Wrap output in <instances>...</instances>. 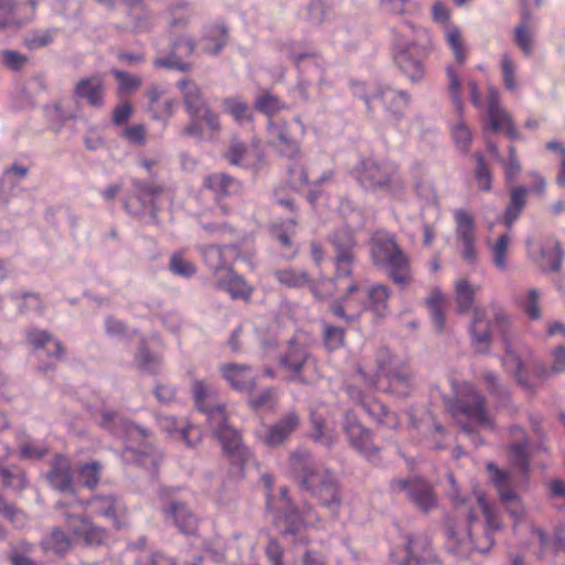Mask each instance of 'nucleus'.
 <instances>
[{
    "instance_id": "obj_1",
    "label": "nucleus",
    "mask_w": 565,
    "mask_h": 565,
    "mask_svg": "<svg viewBox=\"0 0 565 565\" xmlns=\"http://www.w3.org/2000/svg\"><path fill=\"white\" fill-rule=\"evenodd\" d=\"M335 252L337 275L339 279V289L345 291L342 305L331 307L334 316L352 320L360 312L370 308L376 316L385 317L388 311L387 301L391 292L385 285H374L365 288L362 282L351 277L352 264L354 262L353 249L355 247V238L350 231H343L333 238Z\"/></svg>"
},
{
    "instance_id": "obj_2",
    "label": "nucleus",
    "mask_w": 565,
    "mask_h": 565,
    "mask_svg": "<svg viewBox=\"0 0 565 565\" xmlns=\"http://www.w3.org/2000/svg\"><path fill=\"white\" fill-rule=\"evenodd\" d=\"M56 508L65 520L67 530L77 539L83 540L88 545H100L107 540V531L95 525L87 516V509L95 515L104 516L120 529L122 526L120 518L125 512V507L114 495H95L87 501L63 502L60 501Z\"/></svg>"
},
{
    "instance_id": "obj_3",
    "label": "nucleus",
    "mask_w": 565,
    "mask_h": 565,
    "mask_svg": "<svg viewBox=\"0 0 565 565\" xmlns=\"http://www.w3.org/2000/svg\"><path fill=\"white\" fill-rule=\"evenodd\" d=\"M452 502L467 515L468 523L466 537H458L455 531H449L454 550L460 555L469 554L472 551L489 552L494 543L493 534L501 530V522L484 495L477 493L469 499L456 495L452 498Z\"/></svg>"
},
{
    "instance_id": "obj_4",
    "label": "nucleus",
    "mask_w": 565,
    "mask_h": 565,
    "mask_svg": "<svg viewBox=\"0 0 565 565\" xmlns=\"http://www.w3.org/2000/svg\"><path fill=\"white\" fill-rule=\"evenodd\" d=\"M194 402L198 409L205 414L212 435L220 441L231 462L243 466L250 457L249 449L243 444L241 433L230 424L225 405L216 402V392L203 381L192 382Z\"/></svg>"
},
{
    "instance_id": "obj_5",
    "label": "nucleus",
    "mask_w": 565,
    "mask_h": 565,
    "mask_svg": "<svg viewBox=\"0 0 565 565\" xmlns=\"http://www.w3.org/2000/svg\"><path fill=\"white\" fill-rule=\"evenodd\" d=\"M290 465L300 487L309 491L322 508L337 515L342 505V494L335 475L306 451L295 452Z\"/></svg>"
},
{
    "instance_id": "obj_6",
    "label": "nucleus",
    "mask_w": 565,
    "mask_h": 565,
    "mask_svg": "<svg viewBox=\"0 0 565 565\" xmlns=\"http://www.w3.org/2000/svg\"><path fill=\"white\" fill-rule=\"evenodd\" d=\"M99 425L126 441L122 451L125 462L138 463L148 470H153L158 466L161 455L150 443L149 430L111 411L102 413Z\"/></svg>"
},
{
    "instance_id": "obj_7",
    "label": "nucleus",
    "mask_w": 565,
    "mask_h": 565,
    "mask_svg": "<svg viewBox=\"0 0 565 565\" xmlns=\"http://www.w3.org/2000/svg\"><path fill=\"white\" fill-rule=\"evenodd\" d=\"M487 470L490 473L491 481L498 491L501 502L514 519V531L524 526L531 534L535 535L540 544L541 556L548 552L557 553L562 548L563 539L556 536L554 540H550L541 527H537L532 521L524 519V507L519 495L511 488V475L500 470L492 462L487 465Z\"/></svg>"
},
{
    "instance_id": "obj_8",
    "label": "nucleus",
    "mask_w": 565,
    "mask_h": 565,
    "mask_svg": "<svg viewBox=\"0 0 565 565\" xmlns=\"http://www.w3.org/2000/svg\"><path fill=\"white\" fill-rule=\"evenodd\" d=\"M370 256L373 265L386 270L396 285L405 287L412 282L409 258L398 246L393 234L376 231L370 242Z\"/></svg>"
},
{
    "instance_id": "obj_9",
    "label": "nucleus",
    "mask_w": 565,
    "mask_h": 565,
    "mask_svg": "<svg viewBox=\"0 0 565 565\" xmlns=\"http://www.w3.org/2000/svg\"><path fill=\"white\" fill-rule=\"evenodd\" d=\"M479 286L472 285L467 279H458L455 282V300L459 313H467L472 310V320L469 328L471 345L476 353L488 354L492 345V323L486 311L475 307V298Z\"/></svg>"
},
{
    "instance_id": "obj_10",
    "label": "nucleus",
    "mask_w": 565,
    "mask_h": 565,
    "mask_svg": "<svg viewBox=\"0 0 565 565\" xmlns=\"http://www.w3.org/2000/svg\"><path fill=\"white\" fill-rule=\"evenodd\" d=\"M186 113L192 121L184 128L183 134L191 137L204 136L202 124L211 131V138L221 129L220 117L206 104L199 85L188 78L178 82Z\"/></svg>"
},
{
    "instance_id": "obj_11",
    "label": "nucleus",
    "mask_w": 565,
    "mask_h": 565,
    "mask_svg": "<svg viewBox=\"0 0 565 565\" xmlns=\"http://www.w3.org/2000/svg\"><path fill=\"white\" fill-rule=\"evenodd\" d=\"M267 508L276 513L279 519L280 513L285 522V529L281 534L291 536L297 544H308L309 537L305 533L307 527H316L320 523V518L312 507H303L300 511L294 505L288 497V489L280 488L279 504H276L269 497L267 498Z\"/></svg>"
},
{
    "instance_id": "obj_12",
    "label": "nucleus",
    "mask_w": 565,
    "mask_h": 565,
    "mask_svg": "<svg viewBox=\"0 0 565 565\" xmlns=\"http://www.w3.org/2000/svg\"><path fill=\"white\" fill-rule=\"evenodd\" d=\"M376 361V374L365 379L367 385L377 390H387L398 396H407L411 391L407 365L387 349L377 352Z\"/></svg>"
},
{
    "instance_id": "obj_13",
    "label": "nucleus",
    "mask_w": 565,
    "mask_h": 565,
    "mask_svg": "<svg viewBox=\"0 0 565 565\" xmlns=\"http://www.w3.org/2000/svg\"><path fill=\"white\" fill-rule=\"evenodd\" d=\"M358 182L367 190H381L393 194L399 193L405 184L398 167L392 161L363 160L356 170Z\"/></svg>"
},
{
    "instance_id": "obj_14",
    "label": "nucleus",
    "mask_w": 565,
    "mask_h": 565,
    "mask_svg": "<svg viewBox=\"0 0 565 565\" xmlns=\"http://www.w3.org/2000/svg\"><path fill=\"white\" fill-rule=\"evenodd\" d=\"M445 39L454 53L456 63L458 64V67L455 65H447L446 67V75L448 81L447 89L458 114L461 115L463 105L461 99L462 83L459 67L466 63L468 51L458 26L447 25L445 29Z\"/></svg>"
},
{
    "instance_id": "obj_15",
    "label": "nucleus",
    "mask_w": 565,
    "mask_h": 565,
    "mask_svg": "<svg viewBox=\"0 0 565 565\" xmlns=\"http://www.w3.org/2000/svg\"><path fill=\"white\" fill-rule=\"evenodd\" d=\"M452 416L472 420L480 427L492 428V419L486 409L484 397L472 384L463 383L457 391L456 401L450 405Z\"/></svg>"
},
{
    "instance_id": "obj_16",
    "label": "nucleus",
    "mask_w": 565,
    "mask_h": 565,
    "mask_svg": "<svg viewBox=\"0 0 565 565\" xmlns=\"http://www.w3.org/2000/svg\"><path fill=\"white\" fill-rule=\"evenodd\" d=\"M166 193V188L161 184H152L141 180H132V194L127 196L124 207L127 213L137 217L157 218V200L159 201Z\"/></svg>"
},
{
    "instance_id": "obj_17",
    "label": "nucleus",
    "mask_w": 565,
    "mask_h": 565,
    "mask_svg": "<svg viewBox=\"0 0 565 565\" xmlns=\"http://www.w3.org/2000/svg\"><path fill=\"white\" fill-rule=\"evenodd\" d=\"M429 50L425 44L408 43L399 49L394 56L398 70L412 82L419 83L426 75L425 60Z\"/></svg>"
},
{
    "instance_id": "obj_18",
    "label": "nucleus",
    "mask_w": 565,
    "mask_h": 565,
    "mask_svg": "<svg viewBox=\"0 0 565 565\" xmlns=\"http://www.w3.org/2000/svg\"><path fill=\"white\" fill-rule=\"evenodd\" d=\"M390 487L395 493H405L409 501L424 512L435 509L438 504L433 487L420 478L394 479Z\"/></svg>"
},
{
    "instance_id": "obj_19",
    "label": "nucleus",
    "mask_w": 565,
    "mask_h": 565,
    "mask_svg": "<svg viewBox=\"0 0 565 565\" xmlns=\"http://www.w3.org/2000/svg\"><path fill=\"white\" fill-rule=\"evenodd\" d=\"M393 565H426L434 558L430 543L424 536L408 535L403 546L391 552Z\"/></svg>"
},
{
    "instance_id": "obj_20",
    "label": "nucleus",
    "mask_w": 565,
    "mask_h": 565,
    "mask_svg": "<svg viewBox=\"0 0 565 565\" xmlns=\"http://www.w3.org/2000/svg\"><path fill=\"white\" fill-rule=\"evenodd\" d=\"M492 319H493V328H495L502 335V341L504 344V355L502 358V364L504 369L512 373L519 383L522 385H525V381L523 380V362L521 358L518 355V353L512 348L510 338H509V331L511 321L509 316L505 313V311L499 307L492 308Z\"/></svg>"
},
{
    "instance_id": "obj_21",
    "label": "nucleus",
    "mask_w": 565,
    "mask_h": 565,
    "mask_svg": "<svg viewBox=\"0 0 565 565\" xmlns=\"http://www.w3.org/2000/svg\"><path fill=\"white\" fill-rule=\"evenodd\" d=\"M455 236L461 245V257L467 264H475L477 260L476 250V221L475 217L463 209L454 211Z\"/></svg>"
},
{
    "instance_id": "obj_22",
    "label": "nucleus",
    "mask_w": 565,
    "mask_h": 565,
    "mask_svg": "<svg viewBox=\"0 0 565 565\" xmlns=\"http://www.w3.org/2000/svg\"><path fill=\"white\" fill-rule=\"evenodd\" d=\"M299 426V414L289 412L281 416L274 425H264L257 429L256 437L268 447H278L289 439Z\"/></svg>"
},
{
    "instance_id": "obj_23",
    "label": "nucleus",
    "mask_w": 565,
    "mask_h": 565,
    "mask_svg": "<svg viewBox=\"0 0 565 565\" xmlns=\"http://www.w3.org/2000/svg\"><path fill=\"white\" fill-rule=\"evenodd\" d=\"M279 367L288 374L287 380L307 382V371L315 367V360L303 347L290 343L279 359Z\"/></svg>"
},
{
    "instance_id": "obj_24",
    "label": "nucleus",
    "mask_w": 565,
    "mask_h": 565,
    "mask_svg": "<svg viewBox=\"0 0 565 565\" xmlns=\"http://www.w3.org/2000/svg\"><path fill=\"white\" fill-rule=\"evenodd\" d=\"M527 250L533 260L543 271L558 273L562 268L563 252L555 238H546L541 244L526 242Z\"/></svg>"
},
{
    "instance_id": "obj_25",
    "label": "nucleus",
    "mask_w": 565,
    "mask_h": 565,
    "mask_svg": "<svg viewBox=\"0 0 565 565\" xmlns=\"http://www.w3.org/2000/svg\"><path fill=\"white\" fill-rule=\"evenodd\" d=\"M343 429L351 447L365 456L367 460H376L379 448L373 445L370 431L350 412L344 416Z\"/></svg>"
},
{
    "instance_id": "obj_26",
    "label": "nucleus",
    "mask_w": 565,
    "mask_h": 565,
    "mask_svg": "<svg viewBox=\"0 0 565 565\" xmlns=\"http://www.w3.org/2000/svg\"><path fill=\"white\" fill-rule=\"evenodd\" d=\"M488 120L494 132H505L511 139L518 138V130L511 115L501 107L499 92L494 87L488 89Z\"/></svg>"
},
{
    "instance_id": "obj_27",
    "label": "nucleus",
    "mask_w": 565,
    "mask_h": 565,
    "mask_svg": "<svg viewBox=\"0 0 565 565\" xmlns=\"http://www.w3.org/2000/svg\"><path fill=\"white\" fill-rule=\"evenodd\" d=\"M222 379L235 391L252 393L257 383V374L247 364L225 363L220 366Z\"/></svg>"
},
{
    "instance_id": "obj_28",
    "label": "nucleus",
    "mask_w": 565,
    "mask_h": 565,
    "mask_svg": "<svg viewBox=\"0 0 565 565\" xmlns=\"http://www.w3.org/2000/svg\"><path fill=\"white\" fill-rule=\"evenodd\" d=\"M194 47L195 42L191 36H181L173 41L168 56L154 61V66L189 72L192 68V63L183 62L182 58L192 55Z\"/></svg>"
},
{
    "instance_id": "obj_29",
    "label": "nucleus",
    "mask_w": 565,
    "mask_h": 565,
    "mask_svg": "<svg viewBox=\"0 0 565 565\" xmlns=\"http://www.w3.org/2000/svg\"><path fill=\"white\" fill-rule=\"evenodd\" d=\"M49 484L63 493H74V471L71 460L63 455H55L46 473Z\"/></svg>"
},
{
    "instance_id": "obj_30",
    "label": "nucleus",
    "mask_w": 565,
    "mask_h": 565,
    "mask_svg": "<svg viewBox=\"0 0 565 565\" xmlns=\"http://www.w3.org/2000/svg\"><path fill=\"white\" fill-rule=\"evenodd\" d=\"M201 254L213 278L216 279L232 268L230 260L238 255V249L235 245H211L202 248Z\"/></svg>"
},
{
    "instance_id": "obj_31",
    "label": "nucleus",
    "mask_w": 565,
    "mask_h": 565,
    "mask_svg": "<svg viewBox=\"0 0 565 565\" xmlns=\"http://www.w3.org/2000/svg\"><path fill=\"white\" fill-rule=\"evenodd\" d=\"M162 514L166 522H171L184 534H194L198 530V516L184 502L171 501L162 508Z\"/></svg>"
},
{
    "instance_id": "obj_32",
    "label": "nucleus",
    "mask_w": 565,
    "mask_h": 565,
    "mask_svg": "<svg viewBox=\"0 0 565 565\" xmlns=\"http://www.w3.org/2000/svg\"><path fill=\"white\" fill-rule=\"evenodd\" d=\"M157 423L163 431L182 439L189 447H194L201 440V431L196 426L178 422L173 416L158 415Z\"/></svg>"
},
{
    "instance_id": "obj_33",
    "label": "nucleus",
    "mask_w": 565,
    "mask_h": 565,
    "mask_svg": "<svg viewBox=\"0 0 565 565\" xmlns=\"http://www.w3.org/2000/svg\"><path fill=\"white\" fill-rule=\"evenodd\" d=\"M349 395L355 399L362 407L381 425L396 428L399 424L397 415L390 412L386 406L377 399H367L358 390L351 387Z\"/></svg>"
},
{
    "instance_id": "obj_34",
    "label": "nucleus",
    "mask_w": 565,
    "mask_h": 565,
    "mask_svg": "<svg viewBox=\"0 0 565 565\" xmlns=\"http://www.w3.org/2000/svg\"><path fill=\"white\" fill-rule=\"evenodd\" d=\"M373 98L380 99L395 120H399L404 116L411 100L407 92L388 86H380Z\"/></svg>"
},
{
    "instance_id": "obj_35",
    "label": "nucleus",
    "mask_w": 565,
    "mask_h": 565,
    "mask_svg": "<svg viewBox=\"0 0 565 565\" xmlns=\"http://www.w3.org/2000/svg\"><path fill=\"white\" fill-rule=\"evenodd\" d=\"M510 434L512 437L509 455L511 466L522 473H526L529 469V440L525 431L522 427L512 426Z\"/></svg>"
},
{
    "instance_id": "obj_36",
    "label": "nucleus",
    "mask_w": 565,
    "mask_h": 565,
    "mask_svg": "<svg viewBox=\"0 0 565 565\" xmlns=\"http://www.w3.org/2000/svg\"><path fill=\"white\" fill-rule=\"evenodd\" d=\"M214 281L217 289L227 292L233 299L246 300L253 292V287L242 276L237 275L233 268L227 269Z\"/></svg>"
},
{
    "instance_id": "obj_37",
    "label": "nucleus",
    "mask_w": 565,
    "mask_h": 565,
    "mask_svg": "<svg viewBox=\"0 0 565 565\" xmlns=\"http://www.w3.org/2000/svg\"><path fill=\"white\" fill-rule=\"evenodd\" d=\"M74 93L76 97L86 99L95 108L104 106L105 84L100 76L81 79L76 84Z\"/></svg>"
},
{
    "instance_id": "obj_38",
    "label": "nucleus",
    "mask_w": 565,
    "mask_h": 565,
    "mask_svg": "<svg viewBox=\"0 0 565 565\" xmlns=\"http://www.w3.org/2000/svg\"><path fill=\"white\" fill-rule=\"evenodd\" d=\"M203 185L214 193L218 203L223 198L237 194L241 191L239 182L224 173H213L205 177Z\"/></svg>"
},
{
    "instance_id": "obj_39",
    "label": "nucleus",
    "mask_w": 565,
    "mask_h": 565,
    "mask_svg": "<svg viewBox=\"0 0 565 565\" xmlns=\"http://www.w3.org/2000/svg\"><path fill=\"white\" fill-rule=\"evenodd\" d=\"M527 192L529 189L523 185L514 186L510 190V200L502 217V222L508 228L513 226L525 207L527 202Z\"/></svg>"
},
{
    "instance_id": "obj_40",
    "label": "nucleus",
    "mask_w": 565,
    "mask_h": 565,
    "mask_svg": "<svg viewBox=\"0 0 565 565\" xmlns=\"http://www.w3.org/2000/svg\"><path fill=\"white\" fill-rule=\"evenodd\" d=\"M30 12L23 18L18 17L21 4H15L13 0H0V31L10 25H20L30 20L35 12L36 1L28 0Z\"/></svg>"
},
{
    "instance_id": "obj_41",
    "label": "nucleus",
    "mask_w": 565,
    "mask_h": 565,
    "mask_svg": "<svg viewBox=\"0 0 565 565\" xmlns=\"http://www.w3.org/2000/svg\"><path fill=\"white\" fill-rule=\"evenodd\" d=\"M26 338L31 345L35 349H44L49 356L60 359L64 354L61 342L44 330L31 329L28 331Z\"/></svg>"
},
{
    "instance_id": "obj_42",
    "label": "nucleus",
    "mask_w": 565,
    "mask_h": 565,
    "mask_svg": "<svg viewBox=\"0 0 565 565\" xmlns=\"http://www.w3.org/2000/svg\"><path fill=\"white\" fill-rule=\"evenodd\" d=\"M514 42L525 56H531L534 45V28L529 13H524L514 29Z\"/></svg>"
},
{
    "instance_id": "obj_43",
    "label": "nucleus",
    "mask_w": 565,
    "mask_h": 565,
    "mask_svg": "<svg viewBox=\"0 0 565 565\" xmlns=\"http://www.w3.org/2000/svg\"><path fill=\"white\" fill-rule=\"evenodd\" d=\"M227 31L224 25L215 24L206 29L202 38V50L210 55H217L225 46Z\"/></svg>"
},
{
    "instance_id": "obj_44",
    "label": "nucleus",
    "mask_w": 565,
    "mask_h": 565,
    "mask_svg": "<svg viewBox=\"0 0 565 565\" xmlns=\"http://www.w3.org/2000/svg\"><path fill=\"white\" fill-rule=\"evenodd\" d=\"M446 297L439 290L435 289L431 291L430 296L427 298L426 303L429 310L431 323L436 331L441 332L445 329L446 318L444 311V303Z\"/></svg>"
},
{
    "instance_id": "obj_45",
    "label": "nucleus",
    "mask_w": 565,
    "mask_h": 565,
    "mask_svg": "<svg viewBox=\"0 0 565 565\" xmlns=\"http://www.w3.org/2000/svg\"><path fill=\"white\" fill-rule=\"evenodd\" d=\"M258 153L255 149H249L244 143L234 140L228 147L225 158L231 164L248 167L257 159Z\"/></svg>"
},
{
    "instance_id": "obj_46",
    "label": "nucleus",
    "mask_w": 565,
    "mask_h": 565,
    "mask_svg": "<svg viewBox=\"0 0 565 565\" xmlns=\"http://www.w3.org/2000/svg\"><path fill=\"white\" fill-rule=\"evenodd\" d=\"M224 111L230 114L234 120L244 125L253 120V110L247 103L239 97H228L223 102Z\"/></svg>"
},
{
    "instance_id": "obj_47",
    "label": "nucleus",
    "mask_w": 565,
    "mask_h": 565,
    "mask_svg": "<svg viewBox=\"0 0 565 565\" xmlns=\"http://www.w3.org/2000/svg\"><path fill=\"white\" fill-rule=\"evenodd\" d=\"M511 236L508 233L501 234L493 243H489L493 265L503 271L508 268V250Z\"/></svg>"
},
{
    "instance_id": "obj_48",
    "label": "nucleus",
    "mask_w": 565,
    "mask_h": 565,
    "mask_svg": "<svg viewBox=\"0 0 565 565\" xmlns=\"http://www.w3.org/2000/svg\"><path fill=\"white\" fill-rule=\"evenodd\" d=\"M340 213L348 218L350 227L341 228L331 236V243H333V238L337 234L343 231H350L354 236L353 228H358L363 226V220L361 211L354 205V203L349 199H343L339 205ZM334 246V244H332Z\"/></svg>"
},
{
    "instance_id": "obj_49",
    "label": "nucleus",
    "mask_w": 565,
    "mask_h": 565,
    "mask_svg": "<svg viewBox=\"0 0 565 565\" xmlns=\"http://www.w3.org/2000/svg\"><path fill=\"white\" fill-rule=\"evenodd\" d=\"M102 465L98 461L81 463L76 467L78 481L88 489H94L100 480Z\"/></svg>"
},
{
    "instance_id": "obj_50",
    "label": "nucleus",
    "mask_w": 565,
    "mask_h": 565,
    "mask_svg": "<svg viewBox=\"0 0 565 565\" xmlns=\"http://www.w3.org/2000/svg\"><path fill=\"white\" fill-rule=\"evenodd\" d=\"M334 266L337 267L335 264H334ZM338 285H339V279H338V275L335 273L334 280L330 279V278L320 279L311 286V291L315 295V297L320 298V299L332 297L335 291H339V292H341L340 301L338 303H334L333 306L342 305L345 307V303L343 302V298L345 297V291L340 290Z\"/></svg>"
},
{
    "instance_id": "obj_51",
    "label": "nucleus",
    "mask_w": 565,
    "mask_h": 565,
    "mask_svg": "<svg viewBox=\"0 0 565 565\" xmlns=\"http://www.w3.org/2000/svg\"><path fill=\"white\" fill-rule=\"evenodd\" d=\"M275 277L280 284L289 288H300L309 282L308 274L303 270H298L295 268H284L276 270Z\"/></svg>"
},
{
    "instance_id": "obj_52",
    "label": "nucleus",
    "mask_w": 565,
    "mask_h": 565,
    "mask_svg": "<svg viewBox=\"0 0 565 565\" xmlns=\"http://www.w3.org/2000/svg\"><path fill=\"white\" fill-rule=\"evenodd\" d=\"M17 444L23 459H40L47 454L45 446L33 444L24 433L17 434Z\"/></svg>"
},
{
    "instance_id": "obj_53",
    "label": "nucleus",
    "mask_w": 565,
    "mask_h": 565,
    "mask_svg": "<svg viewBox=\"0 0 565 565\" xmlns=\"http://www.w3.org/2000/svg\"><path fill=\"white\" fill-rule=\"evenodd\" d=\"M296 221L294 218L287 220L284 223H275L270 227L271 236L280 244L281 247L291 246V237L296 233Z\"/></svg>"
},
{
    "instance_id": "obj_54",
    "label": "nucleus",
    "mask_w": 565,
    "mask_h": 565,
    "mask_svg": "<svg viewBox=\"0 0 565 565\" xmlns=\"http://www.w3.org/2000/svg\"><path fill=\"white\" fill-rule=\"evenodd\" d=\"M43 547L55 554L63 555L71 547V540L61 529H54L49 537L43 541Z\"/></svg>"
},
{
    "instance_id": "obj_55",
    "label": "nucleus",
    "mask_w": 565,
    "mask_h": 565,
    "mask_svg": "<svg viewBox=\"0 0 565 565\" xmlns=\"http://www.w3.org/2000/svg\"><path fill=\"white\" fill-rule=\"evenodd\" d=\"M268 127L271 137L277 139L279 145L282 147L281 151H284L289 157H294L296 153H298L297 143L290 138L288 131L284 127L275 125L271 119L268 121Z\"/></svg>"
},
{
    "instance_id": "obj_56",
    "label": "nucleus",
    "mask_w": 565,
    "mask_h": 565,
    "mask_svg": "<svg viewBox=\"0 0 565 565\" xmlns=\"http://www.w3.org/2000/svg\"><path fill=\"white\" fill-rule=\"evenodd\" d=\"M310 420H311L312 428H313V431L311 435L312 439L317 443L324 445V446H331L334 443L335 437L332 431L324 429V419L322 418V416L318 415L315 412H311Z\"/></svg>"
},
{
    "instance_id": "obj_57",
    "label": "nucleus",
    "mask_w": 565,
    "mask_h": 565,
    "mask_svg": "<svg viewBox=\"0 0 565 565\" xmlns=\"http://www.w3.org/2000/svg\"><path fill=\"white\" fill-rule=\"evenodd\" d=\"M0 482L3 487L22 490L26 486L24 473L19 469L4 468L0 463Z\"/></svg>"
},
{
    "instance_id": "obj_58",
    "label": "nucleus",
    "mask_w": 565,
    "mask_h": 565,
    "mask_svg": "<svg viewBox=\"0 0 565 565\" xmlns=\"http://www.w3.org/2000/svg\"><path fill=\"white\" fill-rule=\"evenodd\" d=\"M477 167L475 171L479 190L489 192L492 188V174L481 153H476Z\"/></svg>"
},
{
    "instance_id": "obj_59",
    "label": "nucleus",
    "mask_w": 565,
    "mask_h": 565,
    "mask_svg": "<svg viewBox=\"0 0 565 565\" xmlns=\"http://www.w3.org/2000/svg\"><path fill=\"white\" fill-rule=\"evenodd\" d=\"M12 300L18 302L19 311L21 313H28L31 311L41 312L42 301L38 295L32 292L12 294Z\"/></svg>"
},
{
    "instance_id": "obj_60",
    "label": "nucleus",
    "mask_w": 565,
    "mask_h": 565,
    "mask_svg": "<svg viewBox=\"0 0 565 565\" xmlns=\"http://www.w3.org/2000/svg\"><path fill=\"white\" fill-rule=\"evenodd\" d=\"M255 107L259 111L270 117L281 110L284 108V104L278 97L266 92L255 99Z\"/></svg>"
},
{
    "instance_id": "obj_61",
    "label": "nucleus",
    "mask_w": 565,
    "mask_h": 565,
    "mask_svg": "<svg viewBox=\"0 0 565 565\" xmlns=\"http://www.w3.org/2000/svg\"><path fill=\"white\" fill-rule=\"evenodd\" d=\"M170 269L173 274L189 278L196 273V267L184 258L181 252L174 253L170 258Z\"/></svg>"
},
{
    "instance_id": "obj_62",
    "label": "nucleus",
    "mask_w": 565,
    "mask_h": 565,
    "mask_svg": "<svg viewBox=\"0 0 565 565\" xmlns=\"http://www.w3.org/2000/svg\"><path fill=\"white\" fill-rule=\"evenodd\" d=\"M451 134L456 147L465 153L468 152L472 140L471 131L468 126L462 120H459L452 127Z\"/></svg>"
},
{
    "instance_id": "obj_63",
    "label": "nucleus",
    "mask_w": 565,
    "mask_h": 565,
    "mask_svg": "<svg viewBox=\"0 0 565 565\" xmlns=\"http://www.w3.org/2000/svg\"><path fill=\"white\" fill-rule=\"evenodd\" d=\"M501 71L504 87L508 90L514 92L518 88V82L515 77L516 64L512 61L510 55L504 54L501 58Z\"/></svg>"
},
{
    "instance_id": "obj_64",
    "label": "nucleus",
    "mask_w": 565,
    "mask_h": 565,
    "mask_svg": "<svg viewBox=\"0 0 565 565\" xmlns=\"http://www.w3.org/2000/svg\"><path fill=\"white\" fill-rule=\"evenodd\" d=\"M277 401L276 391L273 387L266 388L248 399V405L255 409L273 408Z\"/></svg>"
}]
</instances>
